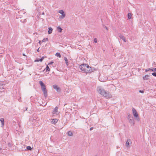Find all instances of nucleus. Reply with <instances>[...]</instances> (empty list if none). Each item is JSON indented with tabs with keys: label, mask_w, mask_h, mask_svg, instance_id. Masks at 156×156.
I'll return each mask as SVG.
<instances>
[{
	"label": "nucleus",
	"mask_w": 156,
	"mask_h": 156,
	"mask_svg": "<svg viewBox=\"0 0 156 156\" xmlns=\"http://www.w3.org/2000/svg\"><path fill=\"white\" fill-rule=\"evenodd\" d=\"M97 90L100 94L103 95L106 98H110L112 97V94L109 92L100 87L97 88Z\"/></svg>",
	"instance_id": "nucleus-1"
},
{
	"label": "nucleus",
	"mask_w": 156,
	"mask_h": 156,
	"mask_svg": "<svg viewBox=\"0 0 156 156\" xmlns=\"http://www.w3.org/2000/svg\"><path fill=\"white\" fill-rule=\"evenodd\" d=\"M39 82L41 87V90L43 92L44 95L46 97L47 96V91L46 89L45 86L42 81H40Z\"/></svg>",
	"instance_id": "nucleus-2"
},
{
	"label": "nucleus",
	"mask_w": 156,
	"mask_h": 156,
	"mask_svg": "<svg viewBox=\"0 0 156 156\" xmlns=\"http://www.w3.org/2000/svg\"><path fill=\"white\" fill-rule=\"evenodd\" d=\"M127 118L128 119L129 123L132 125H134V119L133 116L129 114H128Z\"/></svg>",
	"instance_id": "nucleus-3"
},
{
	"label": "nucleus",
	"mask_w": 156,
	"mask_h": 156,
	"mask_svg": "<svg viewBox=\"0 0 156 156\" xmlns=\"http://www.w3.org/2000/svg\"><path fill=\"white\" fill-rule=\"evenodd\" d=\"M133 114L134 116L138 120H139V117L138 114L137 113L136 110L134 108H132Z\"/></svg>",
	"instance_id": "nucleus-4"
},
{
	"label": "nucleus",
	"mask_w": 156,
	"mask_h": 156,
	"mask_svg": "<svg viewBox=\"0 0 156 156\" xmlns=\"http://www.w3.org/2000/svg\"><path fill=\"white\" fill-rule=\"evenodd\" d=\"M86 70L85 73H90L93 71L92 68L89 66L87 64Z\"/></svg>",
	"instance_id": "nucleus-5"
},
{
	"label": "nucleus",
	"mask_w": 156,
	"mask_h": 156,
	"mask_svg": "<svg viewBox=\"0 0 156 156\" xmlns=\"http://www.w3.org/2000/svg\"><path fill=\"white\" fill-rule=\"evenodd\" d=\"M87 64H83L82 65H81L80 66V69L82 71H83L84 73H85V70H86Z\"/></svg>",
	"instance_id": "nucleus-6"
},
{
	"label": "nucleus",
	"mask_w": 156,
	"mask_h": 156,
	"mask_svg": "<svg viewBox=\"0 0 156 156\" xmlns=\"http://www.w3.org/2000/svg\"><path fill=\"white\" fill-rule=\"evenodd\" d=\"M53 88L56 90L57 92H61V89L60 88L58 87V85L56 84H55L53 86Z\"/></svg>",
	"instance_id": "nucleus-7"
},
{
	"label": "nucleus",
	"mask_w": 156,
	"mask_h": 156,
	"mask_svg": "<svg viewBox=\"0 0 156 156\" xmlns=\"http://www.w3.org/2000/svg\"><path fill=\"white\" fill-rule=\"evenodd\" d=\"M58 107L57 106H56L55 107V108L54 109V110L53 111V114H58Z\"/></svg>",
	"instance_id": "nucleus-8"
},
{
	"label": "nucleus",
	"mask_w": 156,
	"mask_h": 156,
	"mask_svg": "<svg viewBox=\"0 0 156 156\" xmlns=\"http://www.w3.org/2000/svg\"><path fill=\"white\" fill-rule=\"evenodd\" d=\"M119 37L121 39H122L123 41L124 42H126V40L125 38V37H124V36H123L121 34H120L119 35Z\"/></svg>",
	"instance_id": "nucleus-9"
},
{
	"label": "nucleus",
	"mask_w": 156,
	"mask_h": 156,
	"mask_svg": "<svg viewBox=\"0 0 156 156\" xmlns=\"http://www.w3.org/2000/svg\"><path fill=\"white\" fill-rule=\"evenodd\" d=\"M44 57H42L41 58H37V59L34 61V62H38L39 61H40L41 62L44 59Z\"/></svg>",
	"instance_id": "nucleus-10"
},
{
	"label": "nucleus",
	"mask_w": 156,
	"mask_h": 156,
	"mask_svg": "<svg viewBox=\"0 0 156 156\" xmlns=\"http://www.w3.org/2000/svg\"><path fill=\"white\" fill-rule=\"evenodd\" d=\"M130 142L131 143V140L130 139L127 140L126 144V146L127 147H128L129 146Z\"/></svg>",
	"instance_id": "nucleus-11"
},
{
	"label": "nucleus",
	"mask_w": 156,
	"mask_h": 156,
	"mask_svg": "<svg viewBox=\"0 0 156 156\" xmlns=\"http://www.w3.org/2000/svg\"><path fill=\"white\" fill-rule=\"evenodd\" d=\"M58 119H52V123L53 124H56L58 122Z\"/></svg>",
	"instance_id": "nucleus-12"
},
{
	"label": "nucleus",
	"mask_w": 156,
	"mask_h": 156,
	"mask_svg": "<svg viewBox=\"0 0 156 156\" xmlns=\"http://www.w3.org/2000/svg\"><path fill=\"white\" fill-rule=\"evenodd\" d=\"M0 121L2 123V126H3L4 124V119L3 118H1L0 119Z\"/></svg>",
	"instance_id": "nucleus-13"
},
{
	"label": "nucleus",
	"mask_w": 156,
	"mask_h": 156,
	"mask_svg": "<svg viewBox=\"0 0 156 156\" xmlns=\"http://www.w3.org/2000/svg\"><path fill=\"white\" fill-rule=\"evenodd\" d=\"M149 76L148 75H146L143 77V79L144 80H147L148 79Z\"/></svg>",
	"instance_id": "nucleus-14"
},
{
	"label": "nucleus",
	"mask_w": 156,
	"mask_h": 156,
	"mask_svg": "<svg viewBox=\"0 0 156 156\" xmlns=\"http://www.w3.org/2000/svg\"><path fill=\"white\" fill-rule=\"evenodd\" d=\"M64 60L65 61L66 65L67 66H68L69 65V62H68V60L67 58L66 57H64Z\"/></svg>",
	"instance_id": "nucleus-15"
},
{
	"label": "nucleus",
	"mask_w": 156,
	"mask_h": 156,
	"mask_svg": "<svg viewBox=\"0 0 156 156\" xmlns=\"http://www.w3.org/2000/svg\"><path fill=\"white\" fill-rule=\"evenodd\" d=\"M57 29L58 31L60 33L62 32V29L60 26L57 27Z\"/></svg>",
	"instance_id": "nucleus-16"
},
{
	"label": "nucleus",
	"mask_w": 156,
	"mask_h": 156,
	"mask_svg": "<svg viewBox=\"0 0 156 156\" xmlns=\"http://www.w3.org/2000/svg\"><path fill=\"white\" fill-rule=\"evenodd\" d=\"M48 29L49 30L48 31V34H50L52 33L53 29L51 27H49Z\"/></svg>",
	"instance_id": "nucleus-17"
},
{
	"label": "nucleus",
	"mask_w": 156,
	"mask_h": 156,
	"mask_svg": "<svg viewBox=\"0 0 156 156\" xmlns=\"http://www.w3.org/2000/svg\"><path fill=\"white\" fill-rule=\"evenodd\" d=\"M67 134L69 136H72L73 135V133L70 131H69L67 132Z\"/></svg>",
	"instance_id": "nucleus-18"
},
{
	"label": "nucleus",
	"mask_w": 156,
	"mask_h": 156,
	"mask_svg": "<svg viewBox=\"0 0 156 156\" xmlns=\"http://www.w3.org/2000/svg\"><path fill=\"white\" fill-rule=\"evenodd\" d=\"M44 70H46V72H49L50 71V69L49 68V66H48V65H47L46 66V68Z\"/></svg>",
	"instance_id": "nucleus-19"
},
{
	"label": "nucleus",
	"mask_w": 156,
	"mask_h": 156,
	"mask_svg": "<svg viewBox=\"0 0 156 156\" xmlns=\"http://www.w3.org/2000/svg\"><path fill=\"white\" fill-rule=\"evenodd\" d=\"M65 16H66V14H64L62 15V16H60L59 18H60L61 19H62L65 17Z\"/></svg>",
	"instance_id": "nucleus-20"
},
{
	"label": "nucleus",
	"mask_w": 156,
	"mask_h": 156,
	"mask_svg": "<svg viewBox=\"0 0 156 156\" xmlns=\"http://www.w3.org/2000/svg\"><path fill=\"white\" fill-rule=\"evenodd\" d=\"M132 15L131 13H129L128 14V17L129 19H131Z\"/></svg>",
	"instance_id": "nucleus-21"
},
{
	"label": "nucleus",
	"mask_w": 156,
	"mask_h": 156,
	"mask_svg": "<svg viewBox=\"0 0 156 156\" xmlns=\"http://www.w3.org/2000/svg\"><path fill=\"white\" fill-rule=\"evenodd\" d=\"M58 12L61 14L62 15L65 14L64 11L62 10H60L58 11Z\"/></svg>",
	"instance_id": "nucleus-22"
},
{
	"label": "nucleus",
	"mask_w": 156,
	"mask_h": 156,
	"mask_svg": "<svg viewBox=\"0 0 156 156\" xmlns=\"http://www.w3.org/2000/svg\"><path fill=\"white\" fill-rule=\"evenodd\" d=\"M55 55L59 58H60L61 57V55L59 53H56L55 54Z\"/></svg>",
	"instance_id": "nucleus-23"
},
{
	"label": "nucleus",
	"mask_w": 156,
	"mask_h": 156,
	"mask_svg": "<svg viewBox=\"0 0 156 156\" xmlns=\"http://www.w3.org/2000/svg\"><path fill=\"white\" fill-rule=\"evenodd\" d=\"M20 21L23 23H25L27 21V19H25L23 20H20Z\"/></svg>",
	"instance_id": "nucleus-24"
},
{
	"label": "nucleus",
	"mask_w": 156,
	"mask_h": 156,
	"mask_svg": "<svg viewBox=\"0 0 156 156\" xmlns=\"http://www.w3.org/2000/svg\"><path fill=\"white\" fill-rule=\"evenodd\" d=\"M151 71L153 72H156V68H151Z\"/></svg>",
	"instance_id": "nucleus-25"
},
{
	"label": "nucleus",
	"mask_w": 156,
	"mask_h": 156,
	"mask_svg": "<svg viewBox=\"0 0 156 156\" xmlns=\"http://www.w3.org/2000/svg\"><path fill=\"white\" fill-rule=\"evenodd\" d=\"M27 150H31V149H32V148L30 146H27Z\"/></svg>",
	"instance_id": "nucleus-26"
},
{
	"label": "nucleus",
	"mask_w": 156,
	"mask_h": 156,
	"mask_svg": "<svg viewBox=\"0 0 156 156\" xmlns=\"http://www.w3.org/2000/svg\"><path fill=\"white\" fill-rule=\"evenodd\" d=\"M46 40L47 41H48V38H44L41 41L42 42H44Z\"/></svg>",
	"instance_id": "nucleus-27"
},
{
	"label": "nucleus",
	"mask_w": 156,
	"mask_h": 156,
	"mask_svg": "<svg viewBox=\"0 0 156 156\" xmlns=\"http://www.w3.org/2000/svg\"><path fill=\"white\" fill-rule=\"evenodd\" d=\"M152 74L154 76L156 77V73L154 72L152 73Z\"/></svg>",
	"instance_id": "nucleus-28"
},
{
	"label": "nucleus",
	"mask_w": 156,
	"mask_h": 156,
	"mask_svg": "<svg viewBox=\"0 0 156 156\" xmlns=\"http://www.w3.org/2000/svg\"><path fill=\"white\" fill-rule=\"evenodd\" d=\"M149 70H151V68H149V69H145V72H147Z\"/></svg>",
	"instance_id": "nucleus-29"
},
{
	"label": "nucleus",
	"mask_w": 156,
	"mask_h": 156,
	"mask_svg": "<svg viewBox=\"0 0 156 156\" xmlns=\"http://www.w3.org/2000/svg\"><path fill=\"white\" fill-rule=\"evenodd\" d=\"M94 42L95 43H97V39L96 38H94Z\"/></svg>",
	"instance_id": "nucleus-30"
},
{
	"label": "nucleus",
	"mask_w": 156,
	"mask_h": 156,
	"mask_svg": "<svg viewBox=\"0 0 156 156\" xmlns=\"http://www.w3.org/2000/svg\"><path fill=\"white\" fill-rule=\"evenodd\" d=\"M139 92L140 93H144V90H140L139 91Z\"/></svg>",
	"instance_id": "nucleus-31"
},
{
	"label": "nucleus",
	"mask_w": 156,
	"mask_h": 156,
	"mask_svg": "<svg viewBox=\"0 0 156 156\" xmlns=\"http://www.w3.org/2000/svg\"><path fill=\"white\" fill-rule=\"evenodd\" d=\"M4 88H0V90H1V91H0L1 92L4 91Z\"/></svg>",
	"instance_id": "nucleus-32"
},
{
	"label": "nucleus",
	"mask_w": 156,
	"mask_h": 156,
	"mask_svg": "<svg viewBox=\"0 0 156 156\" xmlns=\"http://www.w3.org/2000/svg\"><path fill=\"white\" fill-rule=\"evenodd\" d=\"M53 63V62H49V63H48V65H51V64H52Z\"/></svg>",
	"instance_id": "nucleus-33"
},
{
	"label": "nucleus",
	"mask_w": 156,
	"mask_h": 156,
	"mask_svg": "<svg viewBox=\"0 0 156 156\" xmlns=\"http://www.w3.org/2000/svg\"><path fill=\"white\" fill-rule=\"evenodd\" d=\"M3 85V84L1 82H0V87H2Z\"/></svg>",
	"instance_id": "nucleus-34"
},
{
	"label": "nucleus",
	"mask_w": 156,
	"mask_h": 156,
	"mask_svg": "<svg viewBox=\"0 0 156 156\" xmlns=\"http://www.w3.org/2000/svg\"><path fill=\"white\" fill-rule=\"evenodd\" d=\"M107 30H108V28L105 26H103Z\"/></svg>",
	"instance_id": "nucleus-35"
},
{
	"label": "nucleus",
	"mask_w": 156,
	"mask_h": 156,
	"mask_svg": "<svg viewBox=\"0 0 156 156\" xmlns=\"http://www.w3.org/2000/svg\"><path fill=\"white\" fill-rule=\"evenodd\" d=\"M93 129V127H91L90 129V130H92Z\"/></svg>",
	"instance_id": "nucleus-36"
},
{
	"label": "nucleus",
	"mask_w": 156,
	"mask_h": 156,
	"mask_svg": "<svg viewBox=\"0 0 156 156\" xmlns=\"http://www.w3.org/2000/svg\"><path fill=\"white\" fill-rule=\"evenodd\" d=\"M39 43L40 44H41V41H39Z\"/></svg>",
	"instance_id": "nucleus-37"
},
{
	"label": "nucleus",
	"mask_w": 156,
	"mask_h": 156,
	"mask_svg": "<svg viewBox=\"0 0 156 156\" xmlns=\"http://www.w3.org/2000/svg\"><path fill=\"white\" fill-rule=\"evenodd\" d=\"M8 145H9V146H11V144H10V143H8Z\"/></svg>",
	"instance_id": "nucleus-38"
},
{
	"label": "nucleus",
	"mask_w": 156,
	"mask_h": 156,
	"mask_svg": "<svg viewBox=\"0 0 156 156\" xmlns=\"http://www.w3.org/2000/svg\"><path fill=\"white\" fill-rule=\"evenodd\" d=\"M39 48H38L37 50V51H39Z\"/></svg>",
	"instance_id": "nucleus-39"
},
{
	"label": "nucleus",
	"mask_w": 156,
	"mask_h": 156,
	"mask_svg": "<svg viewBox=\"0 0 156 156\" xmlns=\"http://www.w3.org/2000/svg\"><path fill=\"white\" fill-rule=\"evenodd\" d=\"M23 56H25V54H23Z\"/></svg>",
	"instance_id": "nucleus-40"
},
{
	"label": "nucleus",
	"mask_w": 156,
	"mask_h": 156,
	"mask_svg": "<svg viewBox=\"0 0 156 156\" xmlns=\"http://www.w3.org/2000/svg\"><path fill=\"white\" fill-rule=\"evenodd\" d=\"M42 15H44V12H43L42 13Z\"/></svg>",
	"instance_id": "nucleus-41"
},
{
	"label": "nucleus",
	"mask_w": 156,
	"mask_h": 156,
	"mask_svg": "<svg viewBox=\"0 0 156 156\" xmlns=\"http://www.w3.org/2000/svg\"><path fill=\"white\" fill-rule=\"evenodd\" d=\"M155 63V62H153V64H154V63Z\"/></svg>",
	"instance_id": "nucleus-42"
},
{
	"label": "nucleus",
	"mask_w": 156,
	"mask_h": 156,
	"mask_svg": "<svg viewBox=\"0 0 156 156\" xmlns=\"http://www.w3.org/2000/svg\"><path fill=\"white\" fill-rule=\"evenodd\" d=\"M21 12V11H20V12H19V13H20Z\"/></svg>",
	"instance_id": "nucleus-43"
},
{
	"label": "nucleus",
	"mask_w": 156,
	"mask_h": 156,
	"mask_svg": "<svg viewBox=\"0 0 156 156\" xmlns=\"http://www.w3.org/2000/svg\"><path fill=\"white\" fill-rule=\"evenodd\" d=\"M25 12H23V14H24V13H25Z\"/></svg>",
	"instance_id": "nucleus-44"
}]
</instances>
